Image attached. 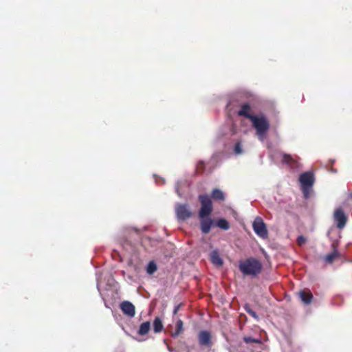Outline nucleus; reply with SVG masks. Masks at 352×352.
Here are the masks:
<instances>
[{
  "label": "nucleus",
  "instance_id": "obj_1",
  "mask_svg": "<svg viewBox=\"0 0 352 352\" xmlns=\"http://www.w3.org/2000/svg\"><path fill=\"white\" fill-rule=\"evenodd\" d=\"M239 269L245 276L256 277L261 272L262 264L257 258L250 257L240 261Z\"/></svg>",
  "mask_w": 352,
  "mask_h": 352
},
{
  "label": "nucleus",
  "instance_id": "obj_2",
  "mask_svg": "<svg viewBox=\"0 0 352 352\" xmlns=\"http://www.w3.org/2000/svg\"><path fill=\"white\" fill-rule=\"evenodd\" d=\"M260 141L263 142L270 129V123L263 113L254 115L250 120Z\"/></svg>",
  "mask_w": 352,
  "mask_h": 352
},
{
  "label": "nucleus",
  "instance_id": "obj_3",
  "mask_svg": "<svg viewBox=\"0 0 352 352\" xmlns=\"http://www.w3.org/2000/svg\"><path fill=\"white\" fill-rule=\"evenodd\" d=\"M299 182L301 185L302 194L305 198L307 199L315 182L314 174L310 171L302 173L299 177Z\"/></svg>",
  "mask_w": 352,
  "mask_h": 352
},
{
  "label": "nucleus",
  "instance_id": "obj_4",
  "mask_svg": "<svg viewBox=\"0 0 352 352\" xmlns=\"http://www.w3.org/2000/svg\"><path fill=\"white\" fill-rule=\"evenodd\" d=\"M199 199L201 204V208L199 210V217L204 219L208 217L212 211V205L210 197L208 195H200Z\"/></svg>",
  "mask_w": 352,
  "mask_h": 352
},
{
  "label": "nucleus",
  "instance_id": "obj_5",
  "mask_svg": "<svg viewBox=\"0 0 352 352\" xmlns=\"http://www.w3.org/2000/svg\"><path fill=\"white\" fill-rule=\"evenodd\" d=\"M252 228L255 234L263 239L268 237L267 226L261 217H256L252 223Z\"/></svg>",
  "mask_w": 352,
  "mask_h": 352
},
{
  "label": "nucleus",
  "instance_id": "obj_6",
  "mask_svg": "<svg viewBox=\"0 0 352 352\" xmlns=\"http://www.w3.org/2000/svg\"><path fill=\"white\" fill-rule=\"evenodd\" d=\"M175 210L177 219L179 221H185L192 216V212L188 204L177 203Z\"/></svg>",
  "mask_w": 352,
  "mask_h": 352
},
{
  "label": "nucleus",
  "instance_id": "obj_7",
  "mask_svg": "<svg viewBox=\"0 0 352 352\" xmlns=\"http://www.w3.org/2000/svg\"><path fill=\"white\" fill-rule=\"evenodd\" d=\"M333 218L338 228L342 229L345 226L347 218L341 208H338L335 210Z\"/></svg>",
  "mask_w": 352,
  "mask_h": 352
},
{
  "label": "nucleus",
  "instance_id": "obj_8",
  "mask_svg": "<svg viewBox=\"0 0 352 352\" xmlns=\"http://www.w3.org/2000/svg\"><path fill=\"white\" fill-rule=\"evenodd\" d=\"M120 309L123 312L124 314L127 316L129 318H133L135 315V307L129 301H124L120 304Z\"/></svg>",
  "mask_w": 352,
  "mask_h": 352
},
{
  "label": "nucleus",
  "instance_id": "obj_9",
  "mask_svg": "<svg viewBox=\"0 0 352 352\" xmlns=\"http://www.w3.org/2000/svg\"><path fill=\"white\" fill-rule=\"evenodd\" d=\"M198 340L200 345L206 346L211 345V335L208 331H201L198 335Z\"/></svg>",
  "mask_w": 352,
  "mask_h": 352
},
{
  "label": "nucleus",
  "instance_id": "obj_10",
  "mask_svg": "<svg viewBox=\"0 0 352 352\" xmlns=\"http://www.w3.org/2000/svg\"><path fill=\"white\" fill-rule=\"evenodd\" d=\"M210 260L211 263L217 267H221L223 264V261L220 256L217 250H212L210 254Z\"/></svg>",
  "mask_w": 352,
  "mask_h": 352
},
{
  "label": "nucleus",
  "instance_id": "obj_11",
  "mask_svg": "<svg viewBox=\"0 0 352 352\" xmlns=\"http://www.w3.org/2000/svg\"><path fill=\"white\" fill-rule=\"evenodd\" d=\"M212 220L210 218H204L201 221V230L203 233L207 234L210 232L211 226L212 225Z\"/></svg>",
  "mask_w": 352,
  "mask_h": 352
},
{
  "label": "nucleus",
  "instance_id": "obj_12",
  "mask_svg": "<svg viewBox=\"0 0 352 352\" xmlns=\"http://www.w3.org/2000/svg\"><path fill=\"white\" fill-rule=\"evenodd\" d=\"M250 106L248 103H244L241 105V109L239 111L238 114L241 116H244L250 120L254 115L250 113Z\"/></svg>",
  "mask_w": 352,
  "mask_h": 352
},
{
  "label": "nucleus",
  "instance_id": "obj_13",
  "mask_svg": "<svg viewBox=\"0 0 352 352\" xmlns=\"http://www.w3.org/2000/svg\"><path fill=\"white\" fill-rule=\"evenodd\" d=\"M299 297L305 305L310 304L313 299V295L309 292L300 291L299 292Z\"/></svg>",
  "mask_w": 352,
  "mask_h": 352
},
{
  "label": "nucleus",
  "instance_id": "obj_14",
  "mask_svg": "<svg viewBox=\"0 0 352 352\" xmlns=\"http://www.w3.org/2000/svg\"><path fill=\"white\" fill-rule=\"evenodd\" d=\"M151 329V323L149 321L142 323L138 329V334L140 336H145L147 334Z\"/></svg>",
  "mask_w": 352,
  "mask_h": 352
},
{
  "label": "nucleus",
  "instance_id": "obj_15",
  "mask_svg": "<svg viewBox=\"0 0 352 352\" xmlns=\"http://www.w3.org/2000/svg\"><path fill=\"white\" fill-rule=\"evenodd\" d=\"M153 326V331L155 333H160V332L162 331V330L164 329V325L162 323V320L159 317H156L154 319Z\"/></svg>",
  "mask_w": 352,
  "mask_h": 352
},
{
  "label": "nucleus",
  "instance_id": "obj_16",
  "mask_svg": "<svg viewBox=\"0 0 352 352\" xmlns=\"http://www.w3.org/2000/svg\"><path fill=\"white\" fill-rule=\"evenodd\" d=\"M243 340L247 344H258L261 345L262 344L261 340L259 338H253L252 336H244L243 338Z\"/></svg>",
  "mask_w": 352,
  "mask_h": 352
},
{
  "label": "nucleus",
  "instance_id": "obj_17",
  "mask_svg": "<svg viewBox=\"0 0 352 352\" xmlns=\"http://www.w3.org/2000/svg\"><path fill=\"white\" fill-rule=\"evenodd\" d=\"M212 197L216 200L223 201L225 199V195L221 190L219 188H214L212 191Z\"/></svg>",
  "mask_w": 352,
  "mask_h": 352
},
{
  "label": "nucleus",
  "instance_id": "obj_18",
  "mask_svg": "<svg viewBox=\"0 0 352 352\" xmlns=\"http://www.w3.org/2000/svg\"><path fill=\"white\" fill-rule=\"evenodd\" d=\"M283 162L288 164L292 168H294L296 162L290 155L283 154Z\"/></svg>",
  "mask_w": 352,
  "mask_h": 352
},
{
  "label": "nucleus",
  "instance_id": "obj_19",
  "mask_svg": "<svg viewBox=\"0 0 352 352\" xmlns=\"http://www.w3.org/2000/svg\"><path fill=\"white\" fill-rule=\"evenodd\" d=\"M184 324L182 320H178L176 322V330L171 333V336L173 338L177 337L183 331Z\"/></svg>",
  "mask_w": 352,
  "mask_h": 352
},
{
  "label": "nucleus",
  "instance_id": "obj_20",
  "mask_svg": "<svg viewBox=\"0 0 352 352\" xmlns=\"http://www.w3.org/2000/svg\"><path fill=\"white\" fill-rule=\"evenodd\" d=\"M216 226L224 230H227L230 228L229 223L223 218L219 219L216 222Z\"/></svg>",
  "mask_w": 352,
  "mask_h": 352
},
{
  "label": "nucleus",
  "instance_id": "obj_21",
  "mask_svg": "<svg viewBox=\"0 0 352 352\" xmlns=\"http://www.w3.org/2000/svg\"><path fill=\"white\" fill-rule=\"evenodd\" d=\"M157 265L153 261H150L148 263L146 268L147 274H148L150 275L153 274L157 270Z\"/></svg>",
  "mask_w": 352,
  "mask_h": 352
},
{
  "label": "nucleus",
  "instance_id": "obj_22",
  "mask_svg": "<svg viewBox=\"0 0 352 352\" xmlns=\"http://www.w3.org/2000/svg\"><path fill=\"white\" fill-rule=\"evenodd\" d=\"M245 311L250 315L252 317H253L255 320H258L259 317L258 314L250 307V306L248 304H245L243 307Z\"/></svg>",
  "mask_w": 352,
  "mask_h": 352
},
{
  "label": "nucleus",
  "instance_id": "obj_23",
  "mask_svg": "<svg viewBox=\"0 0 352 352\" xmlns=\"http://www.w3.org/2000/svg\"><path fill=\"white\" fill-rule=\"evenodd\" d=\"M338 256V253L337 251L328 254L324 257V261L327 263H331L333 261V260Z\"/></svg>",
  "mask_w": 352,
  "mask_h": 352
},
{
  "label": "nucleus",
  "instance_id": "obj_24",
  "mask_svg": "<svg viewBox=\"0 0 352 352\" xmlns=\"http://www.w3.org/2000/svg\"><path fill=\"white\" fill-rule=\"evenodd\" d=\"M234 153L236 155H239L243 153L242 146L240 142H237L234 147Z\"/></svg>",
  "mask_w": 352,
  "mask_h": 352
},
{
  "label": "nucleus",
  "instance_id": "obj_25",
  "mask_svg": "<svg viewBox=\"0 0 352 352\" xmlns=\"http://www.w3.org/2000/svg\"><path fill=\"white\" fill-rule=\"evenodd\" d=\"M305 241H306V239L303 236L300 235V236H298L297 242L299 245H302L303 243H305Z\"/></svg>",
  "mask_w": 352,
  "mask_h": 352
},
{
  "label": "nucleus",
  "instance_id": "obj_26",
  "mask_svg": "<svg viewBox=\"0 0 352 352\" xmlns=\"http://www.w3.org/2000/svg\"><path fill=\"white\" fill-rule=\"evenodd\" d=\"M181 306H182V304H178L177 305H176L174 307V309H173V315H176L177 314V312L179 311Z\"/></svg>",
  "mask_w": 352,
  "mask_h": 352
},
{
  "label": "nucleus",
  "instance_id": "obj_27",
  "mask_svg": "<svg viewBox=\"0 0 352 352\" xmlns=\"http://www.w3.org/2000/svg\"><path fill=\"white\" fill-rule=\"evenodd\" d=\"M175 191H176L177 194L179 197H181V194H180V192H179V186H178V184H176V186H175Z\"/></svg>",
  "mask_w": 352,
  "mask_h": 352
},
{
  "label": "nucleus",
  "instance_id": "obj_28",
  "mask_svg": "<svg viewBox=\"0 0 352 352\" xmlns=\"http://www.w3.org/2000/svg\"><path fill=\"white\" fill-rule=\"evenodd\" d=\"M167 349L170 352H175V350L172 347L169 346L168 345H167Z\"/></svg>",
  "mask_w": 352,
  "mask_h": 352
},
{
  "label": "nucleus",
  "instance_id": "obj_29",
  "mask_svg": "<svg viewBox=\"0 0 352 352\" xmlns=\"http://www.w3.org/2000/svg\"><path fill=\"white\" fill-rule=\"evenodd\" d=\"M329 162H330V163L331 164H333L335 162V160H330Z\"/></svg>",
  "mask_w": 352,
  "mask_h": 352
},
{
  "label": "nucleus",
  "instance_id": "obj_30",
  "mask_svg": "<svg viewBox=\"0 0 352 352\" xmlns=\"http://www.w3.org/2000/svg\"><path fill=\"white\" fill-rule=\"evenodd\" d=\"M331 170L332 172H333V173H336V172H337L336 169H333V168H331Z\"/></svg>",
  "mask_w": 352,
  "mask_h": 352
},
{
  "label": "nucleus",
  "instance_id": "obj_31",
  "mask_svg": "<svg viewBox=\"0 0 352 352\" xmlns=\"http://www.w3.org/2000/svg\"><path fill=\"white\" fill-rule=\"evenodd\" d=\"M164 342L165 344H166V340H164Z\"/></svg>",
  "mask_w": 352,
  "mask_h": 352
}]
</instances>
